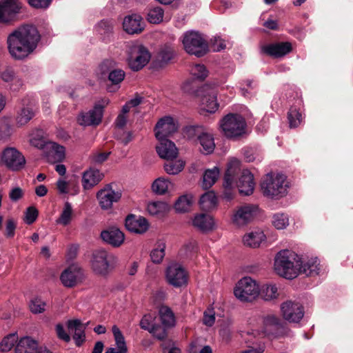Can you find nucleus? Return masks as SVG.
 I'll list each match as a JSON object with an SVG mask.
<instances>
[{
	"instance_id": "47",
	"label": "nucleus",
	"mask_w": 353,
	"mask_h": 353,
	"mask_svg": "<svg viewBox=\"0 0 353 353\" xmlns=\"http://www.w3.org/2000/svg\"><path fill=\"white\" fill-rule=\"evenodd\" d=\"M259 295L265 301L276 298L277 288L275 285H265L259 289Z\"/></svg>"
},
{
	"instance_id": "40",
	"label": "nucleus",
	"mask_w": 353,
	"mask_h": 353,
	"mask_svg": "<svg viewBox=\"0 0 353 353\" xmlns=\"http://www.w3.org/2000/svg\"><path fill=\"white\" fill-rule=\"evenodd\" d=\"M170 327L161 323L160 322H154L151 325L150 333L152 334L154 337L159 341L165 340L168 336V330Z\"/></svg>"
},
{
	"instance_id": "64",
	"label": "nucleus",
	"mask_w": 353,
	"mask_h": 353,
	"mask_svg": "<svg viewBox=\"0 0 353 353\" xmlns=\"http://www.w3.org/2000/svg\"><path fill=\"white\" fill-rule=\"evenodd\" d=\"M28 3L35 8H47L50 5L52 0H28Z\"/></svg>"
},
{
	"instance_id": "3",
	"label": "nucleus",
	"mask_w": 353,
	"mask_h": 353,
	"mask_svg": "<svg viewBox=\"0 0 353 353\" xmlns=\"http://www.w3.org/2000/svg\"><path fill=\"white\" fill-rule=\"evenodd\" d=\"M246 122L239 114L230 113L221 121V128L224 135L231 139H236L245 134Z\"/></svg>"
},
{
	"instance_id": "20",
	"label": "nucleus",
	"mask_w": 353,
	"mask_h": 353,
	"mask_svg": "<svg viewBox=\"0 0 353 353\" xmlns=\"http://www.w3.org/2000/svg\"><path fill=\"white\" fill-rule=\"evenodd\" d=\"M258 207L246 204L238 208L232 217V221L237 225H244L251 221L256 214Z\"/></svg>"
},
{
	"instance_id": "17",
	"label": "nucleus",
	"mask_w": 353,
	"mask_h": 353,
	"mask_svg": "<svg viewBox=\"0 0 353 353\" xmlns=\"http://www.w3.org/2000/svg\"><path fill=\"white\" fill-rule=\"evenodd\" d=\"M292 50L290 42H276L267 45H263L260 48V53L273 58L282 57Z\"/></svg>"
},
{
	"instance_id": "19",
	"label": "nucleus",
	"mask_w": 353,
	"mask_h": 353,
	"mask_svg": "<svg viewBox=\"0 0 353 353\" xmlns=\"http://www.w3.org/2000/svg\"><path fill=\"white\" fill-rule=\"evenodd\" d=\"M121 197V193L113 190L111 184H107L103 189L99 190L97 194L100 206L104 210L111 208L113 203L119 201Z\"/></svg>"
},
{
	"instance_id": "42",
	"label": "nucleus",
	"mask_w": 353,
	"mask_h": 353,
	"mask_svg": "<svg viewBox=\"0 0 353 353\" xmlns=\"http://www.w3.org/2000/svg\"><path fill=\"white\" fill-rule=\"evenodd\" d=\"M114 21L112 19H103L97 26V31L103 37H109L112 33Z\"/></svg>"
},
{
	"instance_id": "4",
	"label": "nucleus",
	"mask_w": 353,
	"mask_h": 353,
	"mask_svg": "<svg viewBox=\"0 0 353 353\" xmlns=\"http://www.w3.org/2000/svg\"><path fill=\"white\" fill-rule=\"evenodd\" d=\"M285 183V175L278 174L274 176L268 174L262 179L261 188L265 196L279 199L287 193V185Z\"/></svg>"
},
{
	"instance_id": "44",
	"label": "nucleus",
	"mask_w": 353,
	"mask_h": 353,
	"mask_svg": "<svg viewBox=\"0 0 353 353\" xmlns=\"http://www.w3.org/2000/svg\"><path fill=\"white\" fill-rule=\"evenodd\" d=\"M192 197L188 195H183L179 197L174 203V208L179 212H188L192 205Z\"/></svg>"
},
{
	"instance_id": "51",
	"label": "nucleus",
	"mask_w": 353,
	"mask_h": 353,
	"mask_svg": "<svg viewBox=\"0 0 353 353\" xmlns=\"http://www.w3.org/2000/svg\"><path fill=\"white\" fill-rule=\"evenodd\" d=\"M165 245L159 243L158 248L154 249L150 253V258L154 263H160L165 256Z\"/></svg>"
},
{
	"instance_id": "62",
	"label": "nucleus",
	"mask_w": 353,
	"mask_h": 353,
	"mask_svg": "<svg viewBox=\"0 0 353 353\" xmlns=\"http://www.w3.org/2000/svg\"><path fill=\"white\" fill-rule=\"evenodd\" d=\"M75 345L77 347H81L85 341V334L84 329H77L73 335Z\"/></svg>"
},
{
	"instance_id": "14",
	"label": "nucleus",
	"mask_w": 353,
	"mask_h": 353,
	"mask_svg": "<svg viewBox=\"0 0 353 353\" xmlns=\"http://www.w3.org/2000/svg\"><path fill=\"white\" fill-rule=\"evenodd\" d=\"M83 279V270L77 264L69 265L60 276L62 284L66 288H73L81 283Z\"/></svg>"
},
{
	"instance_id": "38",
	"label": "nucleus",
	"mask_w": 353,
	"mask_h": 353,
	"mask_svg": "<svg viewBox=\"0 0 353 353\" xmlns=\"http://www.w3.org/2000/svg\"><path fill=\"white\" fill-rule=\"evenodd\" d=\"M219 174V170L214 167L213 169L205 171L203 176L202 187L205 190L210 188L216 181Z\"/></svg>"
},
{
	"instance_id": "8",
	"label": "nucleus",
	"mask_w": 353,
	"mask_h": 353,
	"mask_svg": "<svg viewBox=\"0 0 353 353\" xmlns=\"http://www.w3.org/2000/svg\"><path fill=\"white\" fill-rule=\"evenodd\" d=\"M263 331L268 336L281 337L288 335L290 329L285 319L278 316L268 314L263 317Z\"/></svg>"
},
{
	"instance_id": "34",
	"label": "nucleus",
	"mask_w": 353,
	"mask_h": 353,
	"mask_svg": "<svg viewBox=\"0 0 353 353\" xmlns=\"http://www.w3.org/2000/svg\"><path fill=\"white\" fill-rule=\"evenodd\" d=\"M201 103L205 106L207 112H214L219 107L216 101V94L215 91L210 90L201 98Z\"/></svg>"
},
{
	"instance_id": "48",
	"label": "nucleus",
	"mask_w": 353,
	"mask_h": 353,
	"mask_svg": "<svg viewBox=\"0 0 353 353\" xmlns=\"http://www.w3.org/2000/svg\"><path fill=\"white\" fill-rule=\"evenodd\" d=\"M18 336L17 334H10L5 336L0 343V351L3 352L10 351L17 342Z\"/></svg>"
},
{
	"instance_id": "39",
	"label": "nucleus",
	"mask_w": 353,
	"mask_h": 353,
	"mask_svg": "<svg viewBox=\"0 0 353 353\" xmlns=\"http://www.w3.org/2000/svg\"><path fill=\"white\" fill-rule=\"evenodd\" d=\"M264 238L265 235L262 232H252L244 236L243 243L249 247L257 248L259 247Z\"/></svg>"
},
{
	"instance_id": "60",
	"label": "nucleus",
	"mask_w": 353,
	"mask_h": 353,
	"mask_svg": "<svg viewBox=\"0 0 353 353\" xmlns=\"http://www.w3.org/2000/svg\"><path fill=\"white\" fill-rule=\"evenodd\" d=\"M17 223L13 219H8L6 223V230L4 235L8 239H12L15 234Z\"/></svg>"
},
{
	"instance_id": "61",
	"label": "nucleus",
	"mask_w": 353,
	"mask_h": 353,
	"mask_svg": "<svg viewBox=\"0 0 353 353\" xmlns=\"http://www.w3.org/2000/svg\"><path fill=\"white\" fill-rule=\"evenodd\" d=\"M55 331L57 333V337L66 343H68L70 341V335L66 332V331L64 329L63 325L61 323H58L56 325L55 327Z\"/></svg>"
},
{
	"instance_id": "32",
	"label": "nucleus",
	"mask_w": 353,
	"mask_h": 353,
	"mask_svg": "<svg viewBox=\"0 0 353 353\" xmlns=\"http://www.w3.org/2000/svg\"><path fill=\"white\" fill-rule=\"evenodd\" d=\"M35 111L30 107H23L20 109L15 118L16 125L21 128L26 125L34 116Z\"/></svg>"
},
{
	"instance_id": "13",
	"label": "nucleus",
	"mask_w": 353,
	"mask_h": 353,
	"mask_svg": "<svg viewBox=\"0 0 353 353\" xmlns=\"http://www.w3.org/2000/svg\"><path fill=\"white\" fill-rule=\"evenodd\" d=\"M102 104L96 103L93 109L85 113H82L78 117V123L81 125H98L103 117V109L108 103V99H102Z\"/></svg>"
},
{
	"instance_id": "27",
	"label": "nucleus",
	"mask_w": 353,
	"mask_h": 353,
	"mask_svg": "<svg viewBox=\"0 0 353 353\" xmlns=\"http://www.w3.org/2000/svg\"><path fill=\"white\" fill-rule=\"evenodd\" d=\"M103 174L99 170L90 169L85 171L82 176V185L89 190L98 184L103 179Z\"/></svg>"
},
{
	"instance_id": "56",
	"label": "nucleus",
	"mask_w": 353,
	"mask_h": 353,
	"mask_svg": "<svg viewBox=\"0 0 353 353\" xmlns=\"http://www.w3.org/2000/svg\"><path fill=\"white\" fill-rule=\"evenodd\" d=\"M116 67V63L112 59L104 60L99 66V72L102 77L108 76L109 72L113 70Z\"/></svg>"
},
{
	"instance_id": "12",
	"label": "nucleus",
	"mask_w": 353,
	"mask_h": 353,
	"mask_svg": "<svg viewBox=\"0 0 353 353\" xmlns=\"http://www.w3.org/2000/svg\"><path fill=\"white\" fill-rule=\"evenodd\" d=\"M150 54L145 46L139 45L132 49L128 59V65L133 71L141 70L150 61Z\"/></svg>"
},
{
	"instance_id": "53",
	"label": "nucleus",
	"mask_w": 353,
	"mask_h": 353,
	"mask_svg": "<svg viewBox=\"0 0 353 353\" xmlns=\"http://www.w3.org/2000/svg\"><path fill=\"white\" fill-rule=\"evenodd\" d=\"M14 132V127L10 120L4 118L0 121V136L7 137L10 136Z\"/></svg>"
},
{
	"instance_id": "35",
	"label": "nucleus",
	"mask_w": 353,
	"mask_h": 353,
	"mask_svg": "<svg viewBox=\"0 0 353 353\" xmlns=\"http://www.w3.org/2000/svg\"><path fill=\"white\" fill-rule=\"evenodd\" d=\"M48 142L46 141L44 132L41 129H34L30 134V143L35 148L43 150Z\"/></svg>"
},
{
	"instance_id": "2",
	"label": "nucleus",
	"mask_w": 353,
	"mask_h": 353,
	"mask_svg": "<svg viewBox=\"0 0 353 353\" xmlns=\"http://www.w3.org/2000/svg\"><path fill=\"white\" fill-rule=\"evenodd\" d=\"M296 255L294 252L284 250L276 254L274 260V269L276 273L286 279H292L299 274V260H294Z\"/></svg>"
},
{
	"instance_id": "49",
	"label": "nucleus",
	"mask_w": 353,
	"mask_h": 353,
	"mask_svg": "<svg viewBox=\"0 0 353 353\" xmlns=\"http://www.w3.org/2000/svg\"><path fill=\"white\" fill-rule=\"evenodd\" d=\"M164 11L161 7H154L150 10L148 20L151 23H159L163 20Z\"/></svg>"
},
{
	"instance_id": "29",
	"label": "nucleus",
	"mask_w": 353,
	"mask_h": 353,
	"mask_svg": "<svg viewBox=\"0 0 353 353\" xmlns=\"http://www.w3.org/2000/svg\"><path fill=\"white\" fill-rule=\"evenodd\" d=\"M37 343L29 336L19 340L15 347V353H37Z\"/></svg>"
},
{
	"instance_id": "26",
	"label": "nucleus",
	"mask_w": 353,
	"mask_h": 353,
	"mask_svg": "<svg viewBox=\"0 0 353 353\" xmlns=\"http://www.w3.org/2000/svg\"><path fill=\"white\" fill-rule=\"evenodd\" d=\"M43 150L49 162H61L65 158L64 147L54 142L50 141L47 143V145H46V147Z\"/></svg>"
},
{
	"instance_id": "28",
	"label": "nucleus",
	"mask_w": 353,
	"mask_h": 353,
	"mask_svg": "<svg viewBox=\"0 0 353 353\" xmlns=\"http://www.w3.org/2000/svg\"><path fill=\"white\" fill-rule=\"evenodd\" d=\"M320 270V263L317 258L310 259L303 263L300 261L299 265V272L305 274L308 276L318 275Z\"/></svg>"
},
{
	"instance_id": "5",
	"label": "nucleus",
	"mask_w": 353,
	"mask_h": 353,
	"mask_svg": "<svg viewBox=\"0 0 353 353\" xmlns=\"http://www.w3.org/2000/svg\"><path fill=\"white\" fill-rule=\"evenodd\" d=\"M182 43L185 50L197 57L205 55L209 49L208 42L197 32L190 31L183 34Z\"/></svg>"
},
{
	"instance_id": "50",
	"label": "nucleus",
	"mask_w": 353,
	"mask_h": 353,
	"mask_svg": "<svg viewBox=\"0 0 353 353\" xmlns=\"http://www.w3.org/2000/svg\"><path fill=\"white\" fill-rule=\"evenodd\" d=\"M46 303L39 297H34L30 302V310L34 314H41L45 311Z\"/></svg>"
},
{
	"instance_id": "41",
	"label": "nucleus",
	"mask_w": 353,
	"mask_h": 353,
	"mask_svg": "<svg viewBox=\"0 0 353 353\" xmlns=\"http://www.w3.org/2000/svg\"><path fill=\"white\" fill-rule=\"evenodd\" d=\"M147 210L151 215L161 216L168 211V205L163 201H154L148 205Z\"/></svg>"
},
{
	"instance_id": "57",
	"label": "nucleus",
	"mask_w": 353,
	"mask_h": 353,
	"mask_svg": "<svg viewBox=\"0 0 353 353\" xmlns=\"http://www.w3.org/2000/svg\"><path fill=\"white\" fill-rule=\"evenodd\" d=\"M273 225L278 230H282L288 225V217L285 214H274L272 219Z\"/></svg>"
},
{
	"instance_id": "23",
	"label": "nucleus",
	"mask_w": 353,
	"mask_h": 353,
	"mask_svg": "<svg viewBox=\"0 0 353 353\" xmlns=\"http://www.w3.org/2000/svg\"><path fill=\"white\" fill-rule=\"evenodd\" d=\"M123 28L128 34H139L144 30L143 18L138 14H129L123 19Z\"/></svg>"
},
{
	"instance_id": "59",
	"label": "nucleus",
	"mask_w": 353,
	"mask_h": 353,
	"mask_svg": "<svg viewBox=\"0 0 353 353\" xmlns=\"http://www.w3.org/2000/svg\"><path fill=\"white\" fill-rule=\"evenodd\" d=\"M39 215V211L34 206H30L26 209L25 215V222L28 224H32Z\"/></svg>"
},
{
	"instance_id": "22",
	"label": "nucleus",
	"mask_w": 353,
	"mask_h": 353,
	"mask_svg": "<svg viewBox=\"0 0 353 353\" xmlns=\"http://www.w3.org/2000/svg\"><path fill=\"white\" fill-rule=\"evenodd\" d=\"M177 130V126L171 117H164L159 120L154 128L157 139H168Z\"/></svg>"
},
{
	"instance_id": "11",
	"label": "nucleus",
	"mask_w": 353,
	"mask_h": 353,
	"mask_svg": "<svg viewBox=\"0 0 353 353\" xmlns=\"http://www.w3.org/2000/svg\"><path fill=\"white\" fill-rule=\"evenodd\" d=\"M283 319L289 323H298L304 316V307L301 303L291 300L286 301L281 305Z\"/></svg>"
},
{
	"instance_id": "52",
	"label": "nucleus",
	"mask_w": 353,
	"mask_h": 353,
	"mask_svg": "<svg viewBox=\"0 0 353 353\" xmlns=\"http://www.w3.org/2000/svg\"><path fill=\"white\" fill-rule=\"evenodd\" d=\"M184 167V163L181 161L168 162L165 164L164 168L165 172L169 174H176L179 173Z\"/></svg>"
},
{
	"instance_id": "55",
	"label": "nucleus",
	"mask_w": 353,
	"mask_h": 353,
	"mask_svg": "<svg viewBox=\"0 0 353 353\" xmlns=\"http://www.w3.org/2000/svg\"><path fill=\"white\" fill-rule=\"evenodd\" d=\"M203 126L199 125H188L184 129V133L189 139H193L196 137L199 140V137L200 134H203Z\"/></svg>"
},
{
	"instance_id": "37",
	"label": "nucleus",
	"mask_w": 353,
	"mask_h": 353,
	"mask_svg": "<svg viewBox=\"0 0 353 353\" xmlns=\"http://www.w3.org/2000/svg\"><path fill=\"white\" fill-rule=\"evenodd\" d=\"M217 204V199L213 192H208L201 196L199 205L201 210L209 211L213 209Z\"/></svg>"
},
{
	"instance_id": "9",
	"label": "nucleus",
	"mask_w": 353,
	"mask_h": 353,
	"mask_svg": "<svg viewBox=\"0 0 353 353\" xmlns=\"http://www.w3.org/2000/svg\"><path fill=\"white\" fill-rule=\"evenodd\" d=\"M240 161L236 159L230 160L227 164L223 178V196L227 200H231L234 197V179L240 171Z\"/></svg>"
},
{
	"instance_id": "46",
	"label": "nucleus",
	"mask_w": 353,
	"mask_h": 353,
	"mask_svg": "<svg viewBox=\"0 0 353 353\" xmlns=\"http://www.w3.org/2000/svg\"><path fill=\"white\" fill-rule=\"evenodd\" d=\"M171 185L170 181L163 178H159L156 179L152 185V190L158 194H164Z\"/></svg>"
},
{
	"instance_id": "30",
	"label": "nucleus",
	"mask_w": 353,
	"mask_h": 353,
	"mask_svg": "<svg viewBox=\"0 0 353 353\" xmlns=\"http://www.w3.org/2000/svg\"><path fill=\"white\" fill-rule=\"evenodd\" d=\"M125 76V72L119 68H114L109 72L108 79L111 84L108 86V90L111 92H116L119 88V84L123 81Z\"/></svg>"
},
{
	"instance_id": "1",
	"label": "nucleus",
	"mask_w": 353,
	"mask_h": 353,
	"mask_svg": "<svg viewBox=\"0 0 353 353\" xmlns=\"http://www.w3.org/2000/svg\"><path fill=\"white\" fill-rule=\"evenodd\" d=\"M40 39L41 35L34 26H21L8 34V50L13 59L22 60L34 52Z\"/></svg>"
},
{
	"instance_id": "45",
	"label": "nucleus",
	"mask_w": 353,
	"mask_h": 353,
	"mask_svg": "<svg viewBox=\"0 0 353 353\" xmlns=\"http://www.w3.org/2000/svg\"><path fill=\"white\" fill-rule=\"evenodd\" d=\"M173 58V51L165 48L160 50L157 57V65L160 68L164 67Z\"/></svg>"
},
{
	"instance_id": "18",
	"label": "nucleus",
	"mask_w": 353,
	"mask_h": 353,
	"mask_svg": "<svg viewBox=\"0 0 353 353\" xmlns=\"http://www.w3.org/2000/svg\"><path fill=\"white\" fill-rule=\"evenodd\" d=\"M234 183L239 193L247 196L252 194L255 185L254 176L248 170H240L234 179Z\"/></svg>"
},
{
	"instance_id": "54",
	"label": "nucleus",
	"mask_w": 353,
	"mask_h": 353,
	"mask_svg": "<svg viewBox=\"0 0 353 353\" xmlns=\"http://www.w3.org/2000/svg\"><path fill=\"white\" fill-rule=\"evenodd\" d=\"M302 118L301 114L294 108L290 109L288 113V119L290 128H296L299 125Z\"/></svg>"
},
{
	"instance_id": "10",
	"label": "nucleus",
	"mask_w": 353,
	"mask_h": 353,
	"mask_svg": "<svg viewBox=\"0 0 353 353\" xmlns=\"http://www.w3.org/2000/svg\"><path fill=\"white\" fill-rule=\"evenodd\" d=\"M21 8L19 0H1L0 23L10 24L17 21Z\"/></svg>"
},
{
	"instance_id": "21",
	"label": "nucleus",
	"mask_w": 353,
	"mask_h": 353,
	"mask_svg": "<svg viewBox=\"0 0 353 353\" xmlns=\"http://www.w3.org/2000/svg\"><path fill=\"white\" fill-rule=\"evenodd\" d=\"M125 226L130 232L142 234L148 231L150 225L145 217L130 214L125 219Z\"/></svg>"
},
{
	"instance_id": "36",
	"label": "nucleus",
	"mask_w": 353,
	"mask_h": 353,
	"mask_svg": "<svg viewBox=\"0 0 353 353\" xmlns=\"http://www.w3.org/2000/svg\"><path fill=\"white\" fill-rule=\"evenodd\" d=\"M199 141L202 147L201 151L203 153L208 154L213 152L215 148V144L214 138L212 134L207 132H203V134H200L199 137Z\"/></svg>"
},
{
	"instance_id": "16",
	"label": "nucleus",
	"mask_w": 353,
	"mask_h": 353,
	"mask_svg": "<svg viewBox=\"0 0 353 353\" xmlns=\"http://www.w3.org/2000/svg\"><path fill=\"white\" fill-rule=\"evenodd\" d=\"M1 158L2 161L7 167L14 171L22 169L26 163V159L23 154L13 148L5 149Z\"/></svg>"
},
{
	"instance_id": "63",
	"label": "nucleus",
	"mask_w": 353,
	"mask_h": 353,
	"mask_svg": "<svg viewBox=\"0 0 353 353\" xmlns=\"http://www.w3.org/2000/svg\"><path fill=\"white\" fill-rule=\"evenodd\" d=\"M2 80L7 83H10L17 77L14 70L11 68H6L1 75Z\"/></svg>"
},
{
	"instance_id": "43",
	"label": "nucleus",
	"mask_w": 353,
	"mask_h": 353,
	"mask_svg": "<svg viewBox=\"0 0 353 353\" xmlns=\"http://www.w3.org/2000/svg\"><path fill=\"white\" fill-rule=\"evenodd\" d=\"M72 208L69 202H65L63 211L61 212L60 216L57 219V223L64 226L70 224L72 217Z\"/></svg>"
},
{
	"instance_id": "7",
	"label": "nucleus",
	"mask_w": 353,
	"mask_h": 353,
	"mask_svg": "<svg viewBox=\"0 0 353 353\" xmlns=\"http://www.w3.org/2000/svg\"><path fill=\"white\" fill-rule=\"evenodd\" d=\"M234 294L241 301L251 302L259 296V288L252 278L244 277L236 284Z\"/></svg>"
},
{
	"instance_id": "6",
	"label": "nucleus",
	"mask_w": 353,
	"mask_h": 353,
	"mask_svg": "<svg viewBox=\"0 0 353 353\" xmlns=\"http://www.w3.org/2000/svg\"><path fill=\"white\" fill-rule=\"evenodd\" d=\"M115 257L103 249L96 250L92 252L91 267L92 270L101 276L107 275L114 267Z\"/></svg>"
},
{
	"instance_id": "33",
	"label": "nucleus",
	"mask_w": 353,
	"mask_h": 353,
	"mask_svg": "<svg viewBox=\"0 0 353 353\" xmlns=\"http://www.w3.org/2000/svg\"><path fill=\"white\" fill-rule=\"evenodd\" d=\"M159 322L165 326L171 328L175 325V317L172 310L166 306L162 305L159 310Z\"/></svg>"
},
{
	"instance_id": "58",
	"label": "nucleus",
	"mask_w": 353,
	"mask_h": 353,
	"mask_svg": "<svg viewBox=\"0 0 353 353\" xmlns=\"http://www.w3.org/2000/svg\"><path fill=\"white\" fill-rule=\"evenodd\" d=\"M191 73L196 79L203 81L208 77V71L204 65L196 64L192 68Z\"/></svg>"
},
{
	"instance_id": "25",
	"label": "nucleus",
	"mask_w": 353,
	"mask_h": 353,
	"mask_svg": "<svg viewBox=\"0 0 353 353\" xmlns=\"http://www.w3.org/2000/svg\"><path fill=\"white\" fill-rule=\"evenodd\" d=\"M101 238L112 246L118 248L123 243L125 236L119 228L110 227L101 232Z\"/></svg>"
},
{
	"instance_id": "15",
	"label": "nucleus",
	"mask_w": 353,
	"mask_h": 353,
	"mask_svg": "<svg viewBox=\"0 0 353 353\" xmlns=\"http://www.w3.org/2000/svg\"><path fill=\"white\" fill-rule=\"evenodd\" d=\"M165 274L168 282L174 287L179 288L188 283V272L176 263H172L167 268Z\"/></svg>"
},
{
	"instance_id": "24",
	"label": "nucleus",
	"mask_w": 353,
	"mask_h": 353,
	"mask_svg": "<svg viewBox=\"0 0 353 353\" xmlns=\"http://www.w3.org/2000/svg\"><path fill=\"white\" fill-rule=\"evenodd\" d=\"M158 140L159 141V144L156 146V150L161 158L173 160L177 157L178 150L174 142L168 139Z\"/></svg>"
},
{
	"instance_id": "31",
	"label": "nucleus",
	"mask_w": 353,
	"mask_h": 353,
	"mask_svg": "<svg viewBox=\"0 0 353 353\" xmlns=\"http://www.w3.org/2000/svg\"><path fill=\"white\" fill-rule=\"evenodd\" d=\"M193 225L203 232L209 231L213 229L214 221L210 215L200 214L193 219Z\"/></svg>"
}]
</instances>
